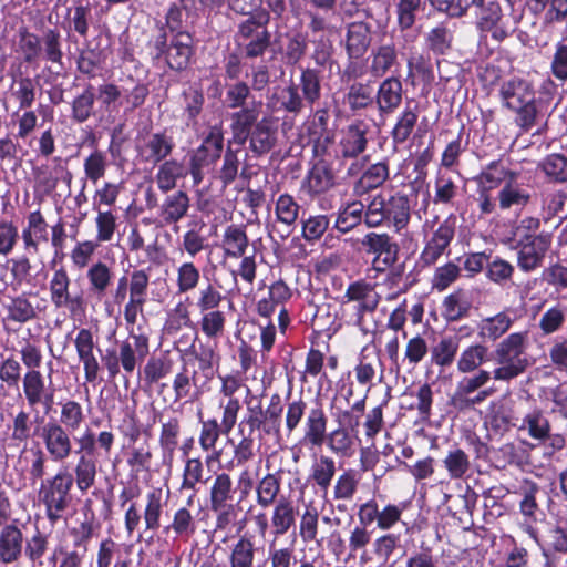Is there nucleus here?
Wrapping results in <instances>:
<instances>
[{
  "mask_svg": "<svg viewBox=\"0 0 567 567\" xmlns=\"http://www.w3.org/2000/svg\"><path fill=\"white\" fill-rule=\"evenodd\" d=\"M498 94L503 107L516 114L515 122L524 132L530 131L537 124V100L529 81L513 76L501 83Z\"/></svg>",
  "mask_w": 567,
  "mask_h": 567,
  "instance_id": "nucleus-1",
  "label": "nucleus"
},
{
  "mask_svg": "<svg viewBox=\"0 0 567 567\" xmlns=\"http://www.w3.org/2000/svg\"><path fill=\"white\" fill-rule=\"evenodd\" d=\"M246 413L238 424V433L243 429L249 434L258 433L262 436H278L281 430L284 404L280 394L274 393L266 408L262 406L261 396L250 395L245 399Z\"/></svg>",
  "mask_w": 567,
  "mask_h": 567,
  "instance_id": "nucleus-2",
  "label": "nucleus"
},
{
  "mask_svg": "<svg viewBox=\"0 0 567 567\" xmlns=\"http://www.w3.org/2000/svg\"><path fill=\"white\" fill-rule=\"evenodd\" d=\"M148 353V337L143 333H130L126 339L117 342V348L106 349L101 360L111 379L118 375L123 369L127 385L128 377L145 361Z\"/></svg>",
  "mask_w": 567,
  "mask_h": 567,
  "instance_id": "nucleus-3",
  "label": "nucleus"
},
{
  "mask_svg": "<svg viewBox=\"0 0 567 567\" xmlns=\"http://www.w3.org/2000/svg\"><path fill=\"white\" fill-rule=\"evenodd\" d=\"M147 47L153 60L164 59L167 66L174 71L186 70L195 53L194 38L190 33L169 37L162 24L151 37Z\"/></svg>",
  "mask_w": 567,
  "mask_h": 567,
  "instance_id": "nucleus-4",
  "label": "nucleus"
},
{
  "mask_svg": "<svg viewBox=\"0 0 567 567\" xmlns=\"http://www.w3.org/2000/svg\"><path fill=\"white\" fill-rule=\"evenodd\" d=\"M237 488L227 472L214 475L208 487V507L215 514V532H225L236 522L240 507L235 503Z\"/></svg>",
  "mask_w": 567,
  "mask_h": 567,
  "instance_id": "nucleus-5",
  "label": "nucleus"
},
{
  "mask_svg": "<svg viewBox=\"0 0 567 567\" xmlns=\"http://www.w3.org/2000/svg\"><path fill=\"white\" fill-rule=\"evenodd\" d=\"M269 21V11L260 10L237 23L234 39L246 59H260L271 47L272 34L268 29Z\"/></svg>",
  "mask_w": 567,
  "mask_h": 567,
  "instance_id": "nucleus-6",
  "label": "nucleus"
},
{
  "mask_svg": "<svg viewBox=\"0 0 567 567\" xmlns=\"http://www.w3.org/2000/svg\"><path fill=\"white\" fill-rule=\"evenodd\" d=\"M528 331L509 333L496 347L494 353L499 367L493 370L494 380L511 381L528 367L526 357Z\"/></svg>",
  "mask_w": 567,
  "mask_h": 567,
  "instance_id": "nucleus-7",
  "label": "nucleus"
},
{
  "mask_svg": "<svg viewBox=\"0 0 567 567\" xmlns=\"http://www.w3.org/2000/svg\"><path fill=\"white\" fill-rule=\"evenodd\" d=\"M72 487L73 475L66 470H60L53 476L41 481L39 499L44 506L45 516L52 526L65 519V513L73 499Z\"/></svg>",
  "mask_w": 567,
  "mask_h": 567,
  "instance_id": "nucleus-8",
  "label": "nucleus"
},
{
  "mask_svg": "<svg viewBox=\"0 0 567 567\" xmlns=\"http://www.w3.org/2000/svg\"><path fill=\"white\" fill-rule=\"evenodd\" d=\"M306 409L307 403L301 399L289 402L285 417L286 429L291 433L299 426L302 417L306 415L302 442L311 446H321L327 432L326 413L319 405L309 409L308 412H306Z\"/></svg>",
  "mask_w": 567,
  "mask_h": 567,
  "instance_id": "nucleus-9",
  "label": "nucleus"
},
{
  "mask_svg": "<svg viewBox=\"0 0 567 567\" xmlns=\"http://www.w3.org/2000/svg\"><path fill=\"white\" fill-rule=\"evenodd\" d=\"M494 379L493 371L478 370L470 374H464L455 386L451 395V404L458 411L473 409L480 405L494 392V388H486L487 383Z\"/></svg>",
  "mask_w": 567,
  "mask_h": 567,
  "instance_id": "nucleus-10",
  "label": "nucleus"
},
{
  "mask_svg": "<svg viewBox=\"0 0 567 567\" xmlns=\"http://www.w3.org/2000/svg\"><path fill=\"white\" fill-rule=\"evenodd\" d=\"M551 239V234L544 231L523 235L516 244L517 267L527 274L543 267Z\"/></svg>",
  "mask_w": 567,
  "mask_h": 567,
  "instance_id": "nucleus-11",
  "label": "nucleus"
},
{
  "mask_svg": "<svg viewBox=\"0 0 567 567\" xmlns=\"http://www.w3.org/2000/svg\"><path fill=\"white\" fill-rule=\"evenodd\" d=\"M49 373L47 383L42 372L25 371L22 378V391L29 408L41 406L45 413L51 411L54 404L55 389L52 383V362L48 363Z\"/></svg>",
  "mask_w": 567,
  "mask_h": 567,
  "instance_id": "nucleus-12",
  "label": "nucleus"
},
{
  "mask_svg": "<svg viewBox=\"0 0 567 567\" xmlns=\"http://www.w3.org/2000/svg\"><path fill=\"white\" fill-rule=\"evenodd\" d=\"M71 278L64 267L55 269L49 280L50 301L56 309H66L75 315L83 312L86 302L83 292L72 293Z\"/></svg>",
  "mask_w": 567,
  "mask_h": 567,
  "instance_id": "nucleus-13",
  "label": "nucleus"
},
{
  "mask_svg": "<svg viewBox=\"0 0 567 567\" xmlns=\"http://www.w3.org/2000/svg\"><path fill=\"white\" fill-rule=\"evenodd\" d=\"M455 231L456 216L451 214L440 223L431 237L425 241L420 254V262L423 267H430L436 264L453 241Z\"/></svg>",
  "mask_w": 567,
  "mask_h": 567,
  "instance_id": "nucleus-14",
  "label": "nucleus"
},
{
  "mask_svg": "<svg viewBox=\"0 0 567 567\" xmlns=\"http://www.w3.org/2000/svg\"><path fill=\"white\" fill-rule=\"evenodd\" d=\"M71 434L55 420L47 422L41 427L39 436L51 461L64 462L72 455L73 443Z\"/></svg>",
  "mask_w": 567,
  "mask_h": 567,
  "instance_id": "nucleus-15",
  "label": "nucleus"
},
{
  "mask_svg": "<svg viewBox=\"0 0 567 567\" xmlns=\"http://www.w3.org/2000/svg\"><path fill=\"white\" fill-rule=\"evenodd\" d=\"M358 324L360 326V332L364 339V344L360 351L359 364L357 365V380L361 383H367L374 377L375 367L381 364L379 351L374 343L377 337V324L372 322V327H362V317Z\"/></svg>",
  "mask_w": 567,
  "mask_h": 567,
  "instance_id": "nucleus-16",
  "label": "nucleus"
},
{
  "mask_svg": "<svg viewBox=\"0 0 567 567\" xmlns=\"http://www.w3.org/2000/svg\"><path fill=\"white\" fill-rule=\"evenodd\" d=\"M176 147L172 132L164 128L147 134L137 146L138 155L145 163L157 165L167 159Z\"/></svg>",
  "mask_w": 567,
  "mask_h": 567,
  "instance_id": "nucleus-17",
  "label": "nucleus"
},
{
  "mask_svg": "<svg viewBox=\"0 0 567 567\" xmlns=\"http://www.w3.org/2000/svg\"><path fill=\"white\" fill-rule=\"evenodd\" d=\"M21 238L24 252L30 256L40 255L42 247L50 243V226L39 209L27 216Z\"/></svg>",
  "mask_w": 567,
  "mask_h": 567,
  "instance_id": "nucleus-18",
  "label": "nucleus"
},
{
  "mask_svg": "<svg viewBox=\"0 0 567 567\" xmlns=\"http://www.w3.org/2000/svg\"><path fill=\"white\" fill-rule=\"evenodd\" d=\"M32 293L22 292L16 296H8L3 303L4 323H14L22 326L35 320L41 311L38 305L31 300Z\"/></svg>",
  "mask_w": 567,
  "mask_h": 567,
  "instance_id": "nucleus-19",
  "label": "nucleus"
},
{
  "mask_svg": "<svg viewBox=\"0 0 567 567\" xmlns=\"http://www.w3.org/2000/svg\"><path fill=\"white\" fill-rule=\"evenodd\" d=\"M23 549L24 535L20 527L16 523L0 526V564H18L23 557Z\"/></svg>",
  "mask_w": 567,
  "mask_h": 567,
  "instance_id": "nucleus-20",
  "label": "nucleus"
},
{
  "mask_svg": "<svg viewBox=\"0 0 567 567\" xmlns=\"http://www.w3.org/2000/svg\"><path fill=\"white\" fill-rule=\"evenodd\" d=\"M361 245L367 252L375 255L373 264L377 269H381L377 265L379 261L384 267H390L398 260L399 246L385 233H369L361 240Z\"/></svg>",
  "mask_w": 567,
  "mask_h": 567,
  "instance_id": "nucleus-21",
  "label": "nucleus"
},
{
  "mask_svg": "<svg viewBox=\"0 0 567 567\" xmlns=\"http://www.w3.org/2000/svg\"><path fill=\"white\" fill-rule=\"evenodd\" d=\"M480 8L477 12V28L482 32H488L492 39L502 42L508 35V29L503 22V12L501 4L496 1H489L485 4L484 0L480 4H474Z\"/></svg>",
  "mask_w": 567,
  "mask_h": 567,
  "instance_id": "nucleus-22",
  "label": "nucleus"
},
{
  "mask_svg": "<svg viewBox=\"0 0 567 567\" xmlns=\"http://www.w3.org/2000/svg\"><path fill=\"white\" fill-rule=\"evenodd\" d=\"M261 102L252 103L248 107L239 109L230 114L231 140L229 144L244 146L248 141L255 125L259 122Z\"/></svg>",
  "mask_w": 567,
  "mask_h": 567,
  "instance_id": "nucleus-23",
  "label": "nucleus"
},
{
  "mask_svg": "<svg viewBox=\"0 0 567 567\" xmlns=\"http://www.w3.org/2000/svg\"><path fill=\"white\" fill-rule=\"evenodd\" d=\"M530 464V454L525 445L506 442L495 447L491 455L489 465L495 470H505L509 466L523 468Z\"/></svg>",
  "mask_w": 567,
  "mask_h": 567,
  "instance_id": "nucleus-24",
  "label": "nucleus"
},
{
  "mask_svg": "<svg viewBox=\"0 0 567 567\" xmlns=\"http://www.w3.org/2000/svg\"><path fill=\"white\" fill-rule=\"evenodd\" d=\"M74 346L79 360L83 363L86 382H94L100 370L99 361L94 354L95 341L90 329L82 328L78 331Z\"/></svg>",
  "mask_w": 567,
  "mask_h": 567,
  "instance_id": "nucleus-25",
  "label": "nucleus"
},
{
  "mask_svg": "<svg viewBox=\"0 0 567 567\" xmlns=\"http://www.w3.org/2000/svg\"><path fill=\"white\" fill-rule=\"evenodd\" d=\"M190 208V198L182 189L173 193H166L158 206V218L164 225H173L181 221L188 214Z\"/></svg>",
  "mask_w": 567,
  "mask_h": 567,
  "instance_id": "nucleus-26",
  "label": "nucleus"
},
{
  "mask_svg": "<svg viewBox=\"0 0 567 567\" xmlns=\"http://www.w3.org/2000/svg\"><path fill=\"white\" fill-rule=\"evenodd\" d=\"M455 23L444 20L432 27L424 35L426 50L436 56L447 54L453 47Z\"/></svg>",
  "mask_w": 567,
  "mask_h": 567,
  "instance_id": "nucleus-27",
  "label": "nucleus"
},
{
  "mask_svg": "<svg viewBox=\"0 0 567 567\" xmlns=\"http://www.w3.org/2000/svg\"><path fill=\"white\" fill-rule=\"evenodd\" d=\"M514 321V311L506 308L494 316L481 319L477 323V334L482 341L494 342L511 329Z\"/></svg>",
  "mask_w": 567,
  "mask_h": 567,
  "instance_id": "nucleus-28",
  "label": "nucleus"
},
{
  "mask_svg": "<svg viewBox=\"0 0 567 567\" xmlns=\"http://www.w3.org/2000/svg\"><path fill=\"white\" fill-rule=\"evenodd\" d=\"M182 433V423L177 416H169L161 421L158 445L162 452L163 463L172 465L175 452L178 447Z\"/></svg>",
  "mask_w": 567,
  "mask_h": 567,
  "instance_id": "nucleus-29",
  "label": "nucleus"
},
{
  "mask_svg": "<svg viewBox=\"0 0 567 567\" xmlns=\"http://www.w3.org/2000/svg\"><path fill=\"white\" fill-rule=\"evenodd\" d=\"M250 151L260 156L270 152L277 142V126L271 117L264 116L254 127L249 137Z\"/></svg>",
  "mask_w": 567,
  "mask_h": 567,
  "instance_id": "nucleus-30",
  "label": "nucleus"
},
{
  "mask_svg": "<svg viewBox=\"0 0 567 567\" xmlns=\"http://www.w3.org/2000/svg\"><path fill=\"white\" fill-rule=\"evenodd\" d=\"M34 433L30 413L21 409L12 416L11 423L8 424L7 446L18 449L23 445V451H25V446Z\"/></svg>",
  "mask_w": 567,
  "mask_h": 567,
  "instance_id": "nucleus-31",
  "label": "nucleus"
},
{
  "mask_svg": "<svg viewBox=\"0 0 567 567\" xmlns=\"http://www.w3.org/2000/svg\"><path fill=\"white\" fill-rule=\"evenodd\" d=\"M386 221L392 223L396 231L406 228L411 219V203L403 192H395L386 200L384 199Z\"/></svg>",
  "mask_w": 567,
  "mask_h": 567,
  "instance_id": "nucleus-32",
  "label": "nucleus"
},
{
  "mask_svg": "<svg viewBox=\"0 0 567 567\" xmlns=\"http://www.w3.org/2000/svg\"><path fill=\"white\" fill-rule=\"evenodd\" d=\"M357 200V225L364 224L367 227H378L386 221V215L384 210V198L380 195L370 198V196H359Z\"/></svg>",
  "mask_w": 567,
  "mask_h": 567,
  "instance_id": "nucleus-33",
  "label": "nucleus"
},
{
  "mask_svg": "<svg viewBox=\"0 0 567 567\" xmlns=\"http://www.w3.org/2000/svg\"><path fill=\"white\" fill-rule=\"evenodd\" d=\"M269 104L275 110L284 111L292 116L299 115L307 106V103L299 93V86L293 82L275 92L269 99Z\"/></svg>",
  "mask_w": 567,
  "mask_h": 567,
  "instance_id": "nucleus-34",
  "label": "nucleus"
},
{
  "mask_svg": "<svg viewBox=\"0 0 567 567\" xmlns=\"http://www.w3.org/2000/svg\"><path fill=\"white\" fill-rule=\"evenodd\" d=\"M187 175V167L183 162L171 158L165 159L158 164L157 172L155 174V183L157 188L166 194L174 190L177 186V182Z\"/></svg>",
  "mask_w": 567,
  "mask_h": 567,
  "instance_id": "nucleus-35",
  "label": "nucleus"
},
{
  "mask_svg": "<svg viewBox=\"0 0 567 567\" xmlns=\"http://www.w3.org/2000/svg\"><path fill=\"white\" fill-rule=\"evenodd\" d=\"M298 511L293 502L286 497H280L274 505L271 513L272 535L277 538L284 536L295 526Z\"/></svg>",
  "mask_w": 567,
  "mask_h": 567,
  "instance_id": "nucleus-36",
  "label": "nucleus"
},
{
  "mask_svg": "<svg viewBox=\"0 0 567 567\" xmlns=\"http://www.w3.org/2000/svg\"><path fill=\"white\" fill-rule=\"evenodd\" d=\"M290 298V288L282 280H278L269 286L268 296L257 302V312L261 317L269 318L276 311L285 308Z\"/></svg>",
  "mask_w": 567,
  "mask_h": 567,
  "instance_id": "nucleus-37",
  "label": "nucleus"
},
{
  "mask_svg": "<svg viewBox=\"0 0 567 567\" xmlns=\"http://www.w3.org/2000/svg\"><path fill=\"white\" fill-rule=\"evenodd\" d=\"M95 87L92 84H86L70 103L71 120L76 124H83L87 122L93 115H95Z\"/></svg>",
  "mask_w": 567,
  "mask_h": 567,
  "instance_id": "nucleus-38",
  "label": "nucleus"
},
{
  "mask_svg": "<svg viewBox=\"0 0 567 567\" xmlns=\"http://www.w3.org/2000/svg\"><path fill=\"white\" fill-rule=\"evenodd\" d=\"M517 173L506 168L502 159L489 162L473 179L477 186L495 189L506 179L514 182Z\"/></svg>",
  "mask_w": 567,
  "mask_h": 567,
  "instance_id": "nucleus-39",
  "label": "nucleus"
},
{
  "mask_svg": "<svg viewBox=\"0 0 567 567\" xmlns=\"http://www.w3.org/2000/svg\"><path fill=\"white\" fill-rule=\"evenodd\" d=\"M488 361V347L483 343H473L464 348L456 360V369L461 374H470L482 370L481 367Z\"/></svg>",
  "mask_w": 567,
  "mask_h": 567,
  "instance_id": "nucleus-40",
  "label": "nucleus"
},
{
  "mask_svg": "<svg viewBox=\"0 0 567 567\" xmlns=\"http://www.w3.org/2000/svg\"><path fill=\"white\" fill-rule=\"evenodd\" d=\"M518 429L539 444H545L551 426L545 413L540 409H534L525 414Z\"/></svg>",
  "mask_w": 567,
  "mask_h": 567,
  "instance_id": "nucleus-41",
  "label": "nucleus"
},
{
  "mask_svg": "<svg viewBox=\"0 0 567 567\" xmlns=\"http://www.w3.org/2000/svg\"><path fill=\"white\" fill-rule=\"evenodd\" d=\"M389 178V164L381 161L368 166L357 181V196H364L369 190L383 185Z\"/></svg>",
  "mask_w": 567,
  "mask_h": 567,
  "instance_id": "nucleus-42",
  "label": "nucleus"
},
{
  "mask_svg": "<svg viewBox=\"0 0 567 567\" xmlns=\"http://www.w3.org/2000/svg\"><path fill=\"white\" fill-rule=\"evenodd\" d=\"M460 349L457 336H444L431 348V362L440 368H449L456 359Z\"/></svg>",
  "mask_w": 567,
  "mask_h": 567,
  "instance_id": "nucleus-43",
  "label": "nucleus"
},
{
  "mask_svg": "<svg viewBox=\"0 0 567 567\" xmlns=\"http://www.w3.org/2000/svg\"><path fill=\"white\" fill-rule=\"evenodd\" d=\"M401 101L402 83L398 78H388L379 84L377 104L381 112H392L400 105Z\"/></svg>",
  "mask_w": 567,
  "mask_h": 567,
  "instance_id": "nucleus-44",
  "label": "nucleus"
},
{
  "mask_svg": "<svg viewBox=\"0 0 567 567\" xmlns=\"http://www.w3.org/2000/svg\"><path fill=\"white\" fill-rule=\"evenodd\" d=\"M207 480L204 478V464L200 457H187L185 460L183 474H182V491H192L193 493L197 492V486L199 484L206 483ZM195 494L190 495L187 498V506H192L194 502Z\"/></svg>",
  "mask_w": 567,
  "mask_h": 567,
  "instance_id": "nucleus-45",
  "label": "nucleus"
},
{
  "mask_svg": "<svg viewBox=\"0 0 567 567\" xmlns=\"http://www.w3.org/2000/svg\"><path fill=\"white\" fill-rule=\"evenodd\" d=\"M248 245L249 240L243 226L233 224L225 229L221 240L225 256L230 258L244 257Z\"/></svg>",
  "mask_w": 567,
  "mask_h": 567,
  "instance_id": "nucleus-46",
  "label": "nucleus"
},
{
  "mask_svg": "<svg viewBox=\"0 0 567 567\" xmlns=\"http://www.w3.org/2000/svg\"><path fill=\"white\" fill-rule=\"evenodd\" d=\"M73 484L81 493L89 491L96 481L97 461L89 455H79L73 468Z\"/></svg>",
  "mask_w": 567,
  "mask_h": 567,
  "instance_id": "nucleus-47",
  "label": "nucleus"
},
{
  "mask_svg": "<svg viewBox=\"0 0 567 567\" xmlns=\"http://www.w3.org/2000/svg\"><path fill=\"white\" fill-rule=\"evenodd\" d=\"M339 426L329 437L330 447L337 454L342 456H351L353 453L354 422L350 417L349 424L343 423V416H338Z\"/></svg>",
  "mask_w": 567,
  "mask_h": 567,
  "instance_id": "nucleus-48",
  "label": "nucleus"
},
{
  "mask_svg": "<svg viewBox=\"0 0 567 567\" xmlns=\"http://www.w3.org/2000/svg\"><path fill=\"white\" fill-rule=\"evenodd\" d=\"M190 367H194V362L192 360H184L181 370L173 380L175 401L187 398L192 385L197 389L205 386L196 374V371L190 370Z\"/></svg>",
  "mask_w": 567,
  "mask_h": 567,
  "instance_id": "nucleus-49",
  "label": "nucleus"
},
{
  "mask_svg": "<svg viewBox=\"0 0 567 567\" xmlns=\"http://www.w3.org/2000/svg\"><path fill=\"white\" fill-rule=\"evenodd\" d=\"M281 482L276 474L268 473L260 478L256 486V503L261 508H268L277 503Z\"/></svg>",
  "mask_w": 567,
  "mask_h": 567,
  "instance_id": "nucleus-50",
  "label": "nucleus"
},
{
  "mask_svg": "<svg viewBox=\"0 0 567 567\" xmlns=\"http://www.w3.org/2000/svg\"><path fill=\"white\" fill-rule=\"evenodd\" d=\"M40 41L43 58L53 64L62 66L63 52L60 30L56 28L44 29L40 35Z\"/></svg>",
  "mask_w": 567,
  "mask_h": 567,
  "instance_id": "nucleus-51",
  "label": "nucleus"
},
{
  "mask_svg": "<svg viewBox=\"0 0 567 567\" xmlns=\"http://www.w3.org/2000/svg\"><path fill=\"white\" fill-rule=\"evenodd\" d=\"M471 307V302L465 299L462 290H457L444 297L442 315L447 322H455L468 317Z\"/></svg>",
  "mask_w": 567,
  "mask_h": 567,
  "instance_id": "nucleus-52",
  "label": "nucleus"
},
{
  "mask_svg": "<svg viewBox=\"0 0 567 567\" xmlns=\"http://www.w3.org/2000/svg\"><path fill=\"white\" fill-rule=\"evenodd\" d=\"M199 313L198 324L204 336L209 340H217L224 336L227 322V313L225 311L217 309Z\"/></svg>",
  "mask_w": 567,
  "mask_h": 567,
  "instance_id": "nucleus-53",
  "label": "nucleus"
},
{
  "mask_svg": "<svg viewBox=\"0 0 567 567\" xmlns=\"http://www.w3.org/2000/svg\"><path fill=\"white\" fill-rule=\"evenodd\" d=\"M417 118V105L411 107L410 104H406L391 132L394 144H403L409 140L416 126Z\"/></svg>",
  "mask_w": 567,
  "mask_h": 567,
  "instance_id": "nucleus-54",
  "label": "nucleus"
},
{
  "mask_svg": "<svg viewBox=\"0 0 567 567\" xmlns=\"http://www.w3.org/2000/svg\"><path fill=\"white\" fill-rule=\"evenodd\" d=\"M307 183L309 192L313 194H321L333 185V174L324 159L316 161L308 173Z\"/></svg>",
  "mask_w": 567,
  "mask_h": 567,
  "instance_id": "nucleus-55",
  "label": "nucleus"
},
{
  "mask_svg": "<svg viewBox=\"0 0 567 567\" xmlns=\"http://www.w3.org/2000/svg\"><path fill=\"white\" fill-rule=\"evenodd\" d=\"M523 488L524 496L519 502V511L524 517V524L527 526V530L534 532L533 524L537 520V513L539 511L536 502V494L539 487L535 482L526 480Z\"/></svg>",
  "mask_w": 567,
  "mask_h": 567,
  "instance_id": "nucleus-56",
  "label": "nucleus"
},
{
  "mask_svg": "<svg viewBox=\"0 0 567 567\" xmlns=\"http://www.w3.org/2000/svg\"><path fill=\"white\" fill-rule=\"evenodd\" d=\"M223 148V128L221 126L215 125L209 128L208 134L205 136L202 144L196 148L194 153L215 164L220 158Z\"/></svg>",
  "mask_w": 567,
  "mask_h": 567,
  "instance_id": "nucleus-57",
  "label": "nucleus"
},
{
  "mask_svg": "<svg viewBox=\"0 0 567 567\" xmlns=\"http://www.w3.org/2000/svg\"><path fill=\"white\" fill-rule=\"evenodd\" d=\"M256 547L251 538L241 536L231 546L228 556L229 567H254Z\"/></svg>",
  "mask_w": 567,
  "mask_h": 567,
  "instance_id": "nucleus-58",
  "label": "nucleus"
},
{
  "mask_svg": "<svg viewBox=\"0 0 567 567\" xmlns=\"http://www.w3.org/2000/svg\"><path fill=\"white\" fill-rule=\"evenodd\" d=\"M183 111L187 126L197 124V118L203 111L205 96L203 91L196 86H189L182 93Z\"/></svg>",
  "mask_w": 567,
  "mask_h": 567,
  "instance_id": "nucleus-59",
  "label": "nucleus"
},
{
  "mask_svg": "<svg viewBox=\"0 0 567 567\" xmlns=\"http://www.w3.org/2000/svg\"><path fill=\"white\" fill-rule=\"evenodd\" d=\"M406 66L408 79L411 80L413 86L416 84V80L426 86L434 81V71L430 58H425L423 54L411 56Z\"/></svg>",
  "mask_w": 567,
  "mask_h": 567,
  "instance_id": "nucleus-60",
  "label": "nucleus"
},
{
  "mask_svg": "<svg viewBox=\"0 0 567 567\" xmlns=\"http://www.w3.org/2000/svg\"><path fill=\"white\" fill-rule=\"evenodd\" d=\"M567 320V311L560 306H551L547 308L539 317L538 328L542 336H551L560 331Z\"/></svg>",
  "mask_w": 567,
  "mask_h": 567,
  "instance_id": "nucleus-61",
  "label": "nucleus"
},
{
  "mask_svg": "<svg viewBox=\"0 0 567 567\" xmlns=\"http://www.w3.org/2000/svg\"><path fill=\"white\" fill-rule=\"evenodd\" d=\"M49 535L35 529L29 538H24L23 555L32 565L42 566L43 557L49 550Z\"/></svg>",
  "mask_w": 567,
  "mask_h": 567,
  "instance_id": "nucleus-62",
  "label": "nucleus"
},
{
  "mask_svg": "<svg viewBox=\"0 0 567 567\" xmlns=\"http://www.w3.org/2000/svg\"><path fill=\"white\" fill-rule=\"evenodd\" d=\"M442 462L452 480L463 478L471 468L470 456L458 446L449 450Z\"/></svg>",
  "mask_w": 567,
  "mask_h": 567,
  "instance_id": "nucleus-63",
  "label": "nucleus"
},
{
  "mask_svg": "<svg viewBox=\"0 0 567 567\" xmlns=\"http://www.w3.org/2000/svg\"><path fill=\"white\" fill-rule=\"evenodd\" d=\"M549 72L556 81L567 82V35L561 37L554 43Z\"/></svg>",
  "mask_w": 567,
  "mask_h": 567,
  "instance_id": "nucleus-64",
  "label": "nucleus"
}]
</instances>
